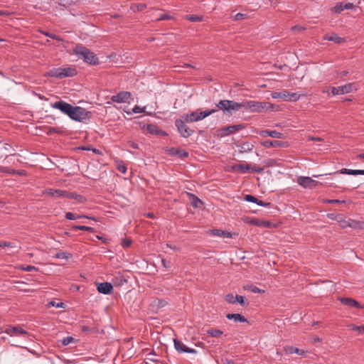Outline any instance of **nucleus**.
<instances>
[{
    "mask_svg": "<svg viewBox=\"0 0 364 364\" xmlns=\"http://www.w3.org/2000/svg\"><path fill=\"white\" fill-rule=\"evenodd\" d=\"M73 53L78 57L79 59H82L84 62L88 64H99V60L97 55L82 44H77L74 48Z\"/></svg>",
    "mask_w": 364,
    "mask_h": 364,
    "instance_id": "obj_1",
    "label": "nucleus"
},
{
    "mask_svg": "<svg viewBox=\"0 0 364 364\" xmlns=\"http://www.w3.org/2000/svg\"><path fill=\"white\" fill-rule=\"evenodd\" d=\"M242 102H237L233 100H220L216 104L217 109H220L225 116H231L233 112H235L240 109L242 108Z\"/></svg>",
    "mask_w": 364,
    "mask_h": 364,
    "instance_id": "obj_2",
    "label": "nucleus"
},
{
    "mask_svg": "<svg viewBox=\"0 0 364 364\" xmlns=\"http://www.w3.org/2000/svg\"><path fill=\"white\" fill-rule=\"evenodd\" d=\"M217 111L218 109H206L205 111H201L200 109H198L193 112L183 114L182 117L188 123H193L200 121L205 117L214 114Z\"/></svg>",
    "mask_w": 364,
    "mask_h": 364,
    "instance_id": "obj_3",
    "label": "nucleus"
},
{
    "mask_svg": "<svg viewBox=\"0 0 364 364\" xmlns=\"http://www.w3.org/2000/svg\"><path fill=\"white\" fill-rule=\"evenodd\" d=\"M68 117L73 120L85 122L91 118L92 112L86 110V109L83 107L73 106Z\"/></svg>",
    "mask_w": 364,
    "mask_h": 364,
    "instance_id": "obj_4",
    "label": "nucleus"
},
{
    "mask_svg": "<svg viewBox=\"0 0 364 364\" xmlns=\"http://www.w3.org/2000/svg\"><path fill=\"white\" fill-rule=\"evenodd\" d=\"M242 108L250 110L252 112H262L263 110L268 109L272 107L269 102H255L252 100L242 102Z\"/></svg>",
    "mask_w": 364,
    "mask_h": 364,
    "instance_id": "obj_5",
    "label": "nucleus"
},
{
    "mask_svg": "<svg viewBox=\"0 0 364 364\" xmlns=\"http://www.w3.org/2000/svg\"><path fill=\"white\" fill-rule=\"evenodd\" d=\"M77 74V70L73 68H58L50 70V75L57 78H63L65 77H73Z\"/></svg>",
    "mask_w": 364,
    "mask_h": 364,
    "instance_id": "obj_6",
    "label": "nucleus"
},
{
    "mask_svg": "<svg viewBox=\"0 0 364 364\" xmlns=\"http://www.w3.org/2000/svg\"><path fill=\"white\" fill-rule=\"evenodd\" d=\"M188 123L185 119L181 116L180 119L175 121V125L177 127L181 136L184 138H188L193 133V130L191 129L187 125Z\"/></svg>",
    "mask_w": 364,
    "mask_h": 364,
    "instance_id": "obj_7",
    "label": "nucleus"
},
{
    "mask_svg": "<svg viewBox=\"0 0 364 364\" xmlns=\"http://www.w3.org/2000/svg\"><path fill=\"white\" fill-rule=\"evenodd\" d=\"M272 97L274 99L280 98L285 101L296 102L300 98V95L296 92H290L288 90H283L282 92H274Z\"/></svg>",
    "mask_w": 364,
    "mask_h": 364,
    "instance_id": "obj_8",
    "label": "nucleus"
},
{
    "mask_svg": "<svg viewBox=\"0 0 364 364\" xmlns=\"http://www.w3.org/2000/svg\"><path fill=\"white\" fill-rule=\"evenodd\" d=\"M331 90L333 95H338L350 93L354 90H357V87L355 83H347L337 87H332Z\"/></svg>",
    "mask_w": 364,
    "mask_h": 364,
    "instance_id": "obj_9",
    "label": "nucleus"
},
{
    "mask_svg": "<svg viewBox=\"0 0 364 364\" xmlns=\"http://www.w3.org/2000/svg\"><path fill=\"white\" fill-rule=\"evenodd\" d=\"M43 194L50 196L54 198H68L73 197L71 192L61 189L48 188L43 191Z\"/></svg>",
    "mask_w": 364,
    "mask_h": 364,
    "instance_id": "obj_10",
    "label": "nucleus"
},
{
    "mask_svg": "<svg viewBox=\"0 0 364 364\" xmlns=\"http://www.w3.org/2000/svg\"><path fill=\"white\" fill-rule=\"evenodd\" d=\"M297 183L303 188L310 189H312L320 184L318 181L313 180L311 178L308 176H299L297 178Z\"/></svg>",
    "mask_w": 364,
    "mask_h": 364,
    "instance_id": "obj_11",
    "label": "nucleus"
},
{
    "mask_svg": "<svg viewBox=\"0 0 364 364\" xmlns=\"http://www.w3.org/2000/svg\"><path fill=\"white\" fill-rule=\"evenodd\" d=\"M51 107L54 109H59L61 112L68 116L71 112L73 105L63 100H59L52 103Z\"/></svg>",
    "mask_w": 364,
    "mask_h": 364,
    "instance_id": "obj_12",
    "label": "nucleus"
},
{
    "mask_svg": "<svg viewBox=\"0 0 364 364\" xmlns=\"http://www.w3.org/2000/svg\"><path fill=\"white\" fill-rule=\"evenodd\" d=\"M173 343L175 349L180 353H188L191 354H196L198 353L196 349L188 348L183 342L176 338L173 339Z\"/></svg>",
    "mask_w": 364,
    "mask_h": 364,
    "instance_id": "obj_13",
    "label": "nucleus"
},
{
    "mask_svg": "<svg viewBox=\"0 0 364 364\" xmlns=\"http://www.w3.org/2000/svg\"><path fill=\"white\" fill-rule=\"evenodd\" d=\"M132 93L129 92L122 91L118 92L117 95H113L111 100L114 102L122 103L129 102V100L132 98Z\"/></svg>",
    "mask_w": 364,
    "mask_h": 364,
    "instance_id": "obj_14",
    "label": "nucleus"
},
{
    "mask_svg": "<svg viewBox=\"0 0 364 364\" xmlns=\"http://www.w3.org/2000/svg\"><path fill=\"white\" fill-rule=\"evenodd\" d=\"M338 301H340V302L349 307V308H356V309H362L363 306L362 305L358 302L357 301H355V299H352V298H349V297H339L338 299Z\"/></svg>",
    "mask_w": 364,
    "mask_h": 364,
    "instance_id": "obj_15",
    "label": "nucleus"
},
{
    "mask_svg": "<svg viewBox=\"0 0 364 364\" xmlns=\"http://www.w3.org/2000/svg\"><path fill=\"white\" fill-rule=\"evenodd\" d=\"M6 333L11 336H23L27 333L21 326H9L6 328Z\"/></svg>",
    "mask_w": 364,
    "mask_h": 364,
    "instance_id": "obj_16",
    "label": "nucleus"
},
{
    "mask_svg": "<svg viewBox=\"0 0 364 364\" xmlns=\"http://www.w3.org/2000/svg\"><path fill=\"white\" fill-rule=\"evenodd\" d=\"M97 291L104 294H109L112 293L113 290V286L109 282H102L97 284Z\"/></svg>",
    "mask_w": 364,
    "mask_h": 364,
    "instance_id": "obj_17",
    "label": "nucleus"
},
{
    "mask_svg": "<svg viewBox=\"0 0 364 364\" xmlns=\"http://www.w3.org/2000/svg\"><path fill=\"white\" fill-rule=\"evenodd\" d=\"M354 8V5L352 3H338L335 6H333L331 10L333 13L340 14L341 11L346 9H353Z\"/></svg>",
    "mask_w": 364,
    "mask_h": 364,
    "instance_id": "obj_18",
    "label": "nucleus"
},
{
    "mask_svg": "<svg viewBox=\"0 0 364 364\" xmlns=\"http://www.w3.org/2000/svg\"><path fill=\"white\" fill-rule=\"evenodd\" d=\"M245 126L242 124H235L224 127L222 130L225 133V135H230L231 134L236 133L242 129H243Z\"/></svg>",
    "mask_w": 364,
    "mask_h": 364,
    "instance_id": "obj_19",
    "label": "nucleus"
},
{
    "mask_svg": "<svg viewBox=\"0 0 364 364\" xmlns=\"http://www.w3.org/2000/svg\"><path fill=\"white\" fill-rule=\"evenodd\" d=\"M168 153L171 156H177L180 159H185L188 156V153L184 149L171 147L168 149Z\"/></svg>",
    "mask_w": 364,
    "mask_h": 364,
    "instance_id": "obj_20",
    "label": "nucleus"
},
{
    "mask_svg": "<svg viewBox=\"0 0 364 364\" xmlns=\"http://www.w3.org/2000/svg\"><path fill=\"white\" fill-rule=\"evenodd\" d=\"M323 38L326 41H333L337 44H340V43L346 42V39L344 38H341L333 33H331V34H329V33L326 34Z\"/></svg>",
    "mask_w": 364,
    "mask_h": 364,
    "instance_id": "obj_21",
    "label": "nucleus"
},
{
    "mask_svg": "<svg viewBox=\"0 0 364 364\" xmlns=\"http://www.w3.org/2000/svg\"><path fill=\"white\" fill-rule=\"evenodd\" d=\"M251 166L247 164H237L232 166V170L238 173H246L250 171Z\"/></svg>",
    "mask_w": 364,
    "mask_h": 364,
    "instance_id": "obj_22",
    "label": "nucleus"
},
{
    "mask_svg": "<svg viewBox=\"0 0 364 364\" xmlns=\"http://www.w3.org/2000/svg\"><path fill=\"white\" fill-rule=\"evenodd\" d=\"M284 352L287 354L296 353V354L300 355L301 356H306V353H307L305 350L299 349V348H295L294 346H286V347H284Z\"/></svg>",
    "mask_w": 364,
    "mask_h": 364,
    "instance_id": "obj_23",
    "label": "nucleus"
},
{
    "mask_svg": "<svg viewBox=\"0 0 364 364\" xmlns=\"http://www.w3.org/2000/svg\"><path fill=\"white\" fill-rule=\"evenodd\" d=\"M260 135L266 137L271 136L272 138L281 139L283 136V134L280 133L276 130L269 131V130H263L260 132Z\"/></svg>",
    "mask_w": 364,
    "mask_h": 364,
    "instance_id": "obj_24",
    "label": "nucleus"
},
{
    "mask_svg": "<svg viewBox=\"0 0 364 364\" xmlns=\"http://www.w3.org/2000/svg\"><path fill=\"white\" fill-rule=\"evenodd\" d=\"M262 145L265 148L282 146L283 142L278 140H266L262 142Z\"/></svg>",
    "mask_w": 364,
    "mask_h": 364,
    "instance_id": "obj_25",
    "label": "nucleus"
},
{
    "mask_svg": "<svg viewBox=\"0 0 364 364\" xmlns=\"http://www.w3.org/2000/svg\"><path fill=\"white\" fill-rule=\"evenodd\" d=\"M335 173H341V174H348V175H364V170H353L348 168H342L339 171L336 172Z\"/></svg>",
    "mask_w": 364,
    "mask_h": 364,
    "instance_id": "obj_26",
    "label": "nucleus"
},
{
    "mask_svg": "<svg viewBox=\"0 0 364 364\" xmlns=\"http://www.w3.org/2000/svg\"><path fill=\"white\" fill-rule=\"evenodd\" d=\"M348 225L350 228H354V229H364V222L363 221H358L355 220H349L348 222Z\"/></svg>",
    "mask_w": 364,
    "mask_h": 364,
    "instance_id": "obj_27",
    "label": "nucleus"
},
{
    "mask_svg": "<svg viewBox=\"0 0 364 364\" xmlns=\"http://www.w3.org/2000/svg\"><path fill=\"white\" fill-rule=\"evenodd\" d=\"M147 131L152 134H162L164 132L159 128L158 126L154 124H148L147 125Z\"/></svg>",
    "mask_w": 364,
    "mask_h": 364,
    "instance_id": "obj_28",
    "label": "nucleus"
},
{
    "mask_svg": "<svg viewBox=\"0 0 364 364\" xmlns=\"http://www.w3.org/2000/svg\"><path fill=\"white\" fill-rule=\"evenodd\" d=\"M190 198H192L191 205L196 208L200 207V205L203 204V201L193 193H188Z\"/></svg>",
    "mask_w": 364,
    "mask_h": 364,
    "instance_id": "obj_29",
    "label": "nucleus"
},
{
    "mask_svg": "<svg viewBox=\"0 0 364 364\" xmlns=\"http://www.w3.org/2000/svg\"><path fill=\"white\" fill-rule=\"evenodd\" d=\"M168 302L165 299H157L153 301L151 305L154 308L156 307L159 309L166 306Z\"/></svg>",
    "mask_w": 364,
    "mask_h": 364,
    "instance_id": "obj_30",
    "label": "nucleus"
},
{
    "mask_svg": "<svg viewBox=\"0 0 364 364\" xmlns=\"http://www.w3.org/2000/svg\"><path fill=\"white\" fill-rule=\"evenodd\" d=\"M211 232H212L213 235H215V236H223L225 237H232L230 232L224 231L222 230L214 229V230H211Z\"/></svg>",
    "mask_w": 364,
    "mask_h": 364,
    "instance_id": "obj_31",
    "label": "nucleus"
},
{
    "mask_svg": "<svg viewBox=\"0 0 364 364\" xmlns=\"http://www.w3.org/2000/svg\"><path fill=\"white\" fill-rule=\"evenodd\" d=\"M72 257V255L69 252L59 251L54 256V258L56 259H68Z\"/></svg>",
    "mask_w": 364,
    "mask_h": 364,
    "instance_id": "obj_32",
    "label": "nucleus"
},
{
    "mask_svg": "<svg viewBox=\"0 0 364 364\" xmlns=\"http://www.w3.org/2000/svg\"><path fill=\"white\" fill-rule=\"evenodd\" d=\"M244 289L247 291H251L252 293H261V292H264V291L261 290L260 289H259L258 287H257L256 286L253 285V284H247L246 286L244 287Z\"/></svg>",
    "mask_w": 364,
    "mask_h": 364,
    "instance_id": "obj_33",
    "label": "nucleus"
},
{
    "mask_svg": "<svg viewBox=\"0 0 364 364\" xmlns=\"http://www.w3.org/2000/svg\"><path fill=\"white\" fill-rule=\"evenodd\" d=\"M73 230H85L93 232L95 231L93 228L85 226V225H74L73 227Z\"/></svg>",
    "mask_w": 364,
    "mask_h": 364,
    "instance_id": "obj_34",
    "label": "nucleus"
},
{
    "mask_svg": "<svg viewBox=\"0 0 364 364\" xmlns=\"http://www.w3.org/2000/svg\"><path fill=\"white\" fill-rule=\"evenodd\" d=\"M185 19L191 22H197L201 21L203 20V17L198 15H186L185 16Z\"/></svg>",
    "mask_w": 364,
    "mask_h": 364,
    "instance_id": "obj_35",
    "label": "nucleus"
},
{
    "mask_svg": "<svg viewBox=\"0 0 364 364\" xmlns=\"http://www.w3.org/2000/svg\"><path fill=\"white\" fill-rule=\"evenodd\" d=\"M47 306L48 307L50 306H55L56 308H65L66 304L63 302H59L55 301H51L48 303Z\"/></svg>",
    "mask_w": 364,
    "mask_h": 364,
    "instance_id": "obj_36",
    "label": "nucleus"
},
{
    "mask_svg": "<svg viewBox=\"0 0 364 364\" xmlns=\"http://www.w3.org/2000/svg\"><path fill=\"white\" fill-rule=\"evenodd\" d=\"M90 218L89 217L85 216V215H76L75 214L70 213V212H68L65 214V218L68 220H76L77 218Z\"/></svg>",
    "mask_w": 364,
    "mask_h": 364,
    "instance_id": "obj_37",
    "label": "nucleus"
},
{
    "mask_svg": "<svg viewBox=\"0 0 364 364\" xmlns=\"http://www.w3.org/2000/svg\"><path fill=\"white\" fill-rule=\"evenodd\" d=\"M207 333L211 337H218L221 336L223 333L220 330L217 329H210L207 331Z\"/></svg>",
    "mask_w": 364,
    "mask_h": 364,
    "instance_id": "obj_38",
    "label": "nucleus"
},
{
    "mask_svg": "<svg viewBox=\"0 0 364 364\" xmlns=\"http://www.w3.org/2000/svg\"><path fill=\"white\" fill-rule=\"evenodd\" d=\"M238 303L242 306H245L248 304V302L242 296L235 295V304Z\"/></svg>",
    "mask_w": 364,
    "mask_h": 364,
    "instance_id": "obj_39",
    "label": "nucleus"
},
{
    "mask_svg": "<svg viewBox=\"0 0 364 364\" xmlns=\"http://www.w3.org/2000/svg\"><path fill=\"white\" fill-rule=\"evenodd\" d=\"M225 299V301L230 304H235V296L232 293L226 294Z\"/></svg>",
    "mask_w": 364,
    "mask_h": 364,
    "instance_id": "obj_40",
    "label": "nucleus"
},
{
    "mask_svg": "<svg viewBox=\"0 0 364 364\" xmlns=\"http://www.w3.org/2000/svg\"><path fill=\"white\" fill-rule=\"evenodd\" d=\"M74 341H75V338L73 337L67 336V337L63 338L62 344L65 346H68L70 343L74 342Z\"/></svg>",
    "mask_w": 364,
    "mask_h": 364,
    "instance_id": "obj_41",
    "label": "nucleus"
},
{
    "mask_svg": "<svg viewBox=\"0 0 364 364\" xmlns=\"http://www.w3.org/2000/svg\"><path fill=\"white\" fill-rule=\"evenodd\" d=\"M0 171L3 173H7L9 174H15L16 171L13 168H9L8 167H1Z\"/></svg>",
    "mask_w": 364,
    "mask_h": 364,
    "instance_id": "obj_42",
    "label": "nucleus"
},
{
    "mask_svg": "<svg viewBox=\"0 0 364 364\" xmlns=\"http://www.w3.org/2000/svg\"><path fill=\"white\" fill-rule=\"evenodd\" d=\"M173 19V16L168 14H162L159 16L157 21H164Z\"/></svg>",
    "mask_w": 364,
    "mask_h": 364,
    "instance_id": "obj_43",
    "label": "nucleus"
},
{
    "mask_svg": "<svg viewBox=\"0 0 364 364\" xmlns=\"http://www.w3.org/2000/svg\"><path fill=\"white\" fill-rule=\"evenodd\" d=\"M245 200L250 203H257V198L252 195H246Z\"/></svg>",
    "mask_w": 364,
    "mask_h": 364,
    "instance_id": "obj_44",
    "label": "nucleus"
},
{
    "mask_svg": "<svg viewBox=\"0 0 364 364\" xmlns=\"http://www.w3.org/2000/svg\"><path fill=\"white\" fill-rule=\"evenodd\" d=\"M252 148L253 145L248 143L243 144L241 146V149L243 150L242 151H250L252 150Z\"/></svg>",
    "mask_w": 364,
    "mask_h": 364,
    "instance_id": "obj_45",
    "label": "nucleus"
},
{
    "mask_svg": "<svg viewBox=\"0 0 364 364\" xmlns=\"http://www.w3.org/2000/svg\"><path fill=\"white\" fill-rule=\"evenodd\" d=\"M132 240H130V239H124L122 241L121 245H122L123 247L128 248V247H129L132 245Z\"/></svg>",
    "mask_w": 364,
    "mask_h": 364,
    "instance_id": "obj_46",
    "label": "nucleus"
},
{
    "mask_svg": "<svg viewBox=\"0 0 364 364\" xmlns=\"http://www.w3.org/2000/svg\"><path fill=\"white\" fill-rule=\"evenodd\" d=\"M227 318H245L243 316L240 314H228Z\"/></svg>",
    "mask_w": 364,
    "mask_h": 364,
    "instance_id": "obj_47",
    "label": "nucleus"
},
{
    "mask_svg": "<svg viewBox=\"0 0 364 364\" xmlns=\"http://www.w3.org/2000/svg\"><path fill=\"white\" fill-rule=\"evenodd\" d=\"M350 327L353 330L358 331L360 333L364 334V326L352 325Z\"/></svg>",
    "mask_w": 364,
    "mask_h": 364,
    "instance_id": "obj_48",
    "label": "nucleus"
},
{
    "mask_svg": "<svg viewBox=\"0 0 364 364\" xmlns=\"http://www.w3.org/2000/svg\"><path fill=\"white\" fill-rule=\"evenodd\" d=\"M145 107H140L138 105L134 106V107L132 109V112L136 114L142 113L144 112Z\"/></svg>",
    "mask_w": 364,
    "mask_h": 364,
    "instance_id": "obj_49",
    "label": "nucleus"
},
{
    "mask_svg": "<svg viewBox=\"0 0 364 364\" xmlns=\"http://www.w3.org/2000/svg\"><path fill=\"white\" fill-rule=\"evenodd\" d=\"M291 30L292 31H305L306 30V28L304 27V26H294L291 28Z\"/></svg>",
    "mask_w": 364,
    "mask_h": 364,
    "instance_id": "obj_50",
    "label": "nucleus"
},
{
    "mask_svg": "<svg viewBox=\"0 0 364 364\" xmlns=\"http://www.w3.org/2000/svg\"><path fill=\"white\" fill-rule=\"evenodd\" d=\"M245 16L246 15L244 14L238 13L234 16V19L235 21H240L244 19L245 18Z\"/></svg>",
    "mask_w": 364,
    "mask_h": 364,
    "instance_id": "obj_51",
    "label": "nucleus"
},
{
    "mask_svg": "<svg viewBox=\"0 0 364 364\" xmlns=\"http://www.w3.org/2000/svg\"><path fill=\"white\" fill-rule=\"evenodd\" d=\"M255 203L259 206H263V207H269L270 205V203H265L262 200H259L258 198H257V203Z\"/></svg>",
    "mask_w": 364,
    "mask_h": 364,
    "instance_id": "obj_52",
    "label": "nucleus"
},
{
    "mask_svg": "<svg viewBox=\"0 0 364 364\" xmlns=\"http://www.w3.org/2000/svg\"><path fill=\"white\" fill-rule=\"evenodd\" d=\"M250 171L253 173H260L263 171V168L260 167H251Z\"/></svg>",
    "mask_w": 364,
    "mask_h": 364,
    "instance_id": "obj_53",
    "label": "nucleus"
},
{
    "mask_svg": "<svg viewBox=\"0 0 364 364\" xmlns=\"http://www.w3.org/2000/svg\"><path fill=\"white\" fill-rule=\"evenodd\" d=\"M22 269L27 271V272H31L33 270H36V267L32 265H27L25 267H23Z\"/></svg>",
    "mask_w": 364,
    "mask_h": 364,
    "instance_id": "obj_54",
    "label": "nucleus"
},
{
    "mask_svg": "<svg viewBox=\"0 0 364 364\" xmlns=\"http://www.w3.org/2000/svg\"><path fill=\"white\" fill-rule=\"evenodd\" d=\"M0 247H13L14 245L11 242H8L5 241H0Z\"/></svg>",
    "mask_w": 364,
    "mask_h": 364,
    "instance_id": "obj_55",
    "label": "nucleus"
},
{
    "mask_svg": "<svg viewBox=\"0 0 364 364\" xmlns=\"http://www.w3.org/2000/svg\"><path fill=\"white\" fill-rule=\"evenodd\" d=\"M71 195H73V197L69 198L70 199H75L77 200H81L82 198V196L81 195H77L75 193H71Z\"/></svg>",
    "mask_w": 364,
    "mask_h": 364,
    "instance_id": "obj_56",
    "label": "nucleus"
},
{
    "mask_svg": "<svg viewBox=\"0 0 364 364\" xmlns=\"http://www.w3.org/2000/svg\"><path fill=\"white\" fill-rule=\"evenodd\" d=\"M117 169L122 173H124L127 171V168L124 165H119Z\"/></svg>",
    "mask_w": 364,
    "mask_h": 364,
    "instance_id": "obj_57",
    "label": "nucleus"
},
{
    "mask_svg": "<svg viewBox=\"0 0 364 364\" xmlns=\"http://www.w3.org/2000/svg\"><path fill=\"white\" fill-rule=\"evenodd\" d=\"M43 33L46 36H48L53 39H55V40H58V37L54 35V34H51L48 32H43Z\"/></svg>",
    "mask_w": 364,
    "mask_h": 364,
    "instance_id": "obj_58",
    "label": "nucleus"
},
{
    "mask_svg": "<svg viewBox=\"0 0 364 364\" xmlns=\"http://www.w3.org/2000/svg\"><path fill=\"white\" fill-rule=\"evenodd\" d=\"M327 202L328 203H345L344 200H338V199H333V200H328Z\"/></svg>",
    "mask_w": 364,
    "mask_h": 364,
    "instance_id": "obj_59",
    "label": "nucleus"
},
{
    "mask_svg": "<svg viewBox=\"0 0 364 364\" xmlns=\"http://www.w3.org/2000/svg\"><path fill=\"white\" fill-rule=\"evenodd\" d=\"M129 144H130V145H129V146H130V147H131V148H132V149H139V145H138V144H136V143H135V142H134V141H130V142H129Z\"/></svg>",
    "mask_w": 364,
    "mask_h": 364,
    "instance_id": "obj_60",
    "label": "nucleus"
},
{
    "mask_svg": "<svg viewBox=\"0 0 364 364\" xmlns=\"http://www.w3.org/2000/svg\"><path fill=\"white\" fill-rule=\"evenodd\" d=\"M340 223H341V226L343 228H346V227H349L348 225V221H346V220H340L339 221Z\"/></svg>",
    "mask_w": 364,
    "mask_h": 364,
    "instance_id": "obj_61",
    "label": "nucleus"
},
{
    "mask_svg": "<svg viewBox=\"0 0 364 364\" xmlns=\"http://www.w3.org/2000/svg\"><path fill=\"white\" fill-rule=\"evenodd\" d=\"M223 364H235V362L230 359H225L223 360Z\"/></svg>",
    "mask_w": 364,
    "mask_h": 364,
    "instance_id": "obj_62",
    "label": "nucleus"
},
{
    "mask_svg": "<svg viewBox=\"0 0 364 364\" xmlns=\"http://www.w3.org/2000/svg\"><path fill=\"white\" fill-rule=\"evenodd\" d=\"M54 132H56V129L54 127H49L48 130L47 131V134H51Z\"/></svg>",
    "mask_w": 364,
    "mask_h": 364,
    "instance_id": "obj_63",
    "label": "nucleus"
},
{
    "mask_svg": "<svg viewBox=\"0 0 364 364\" xmlns=\"http://www.w3.org/2000/svg\"><path fill=\"white\" fill-rule=\"evenodd\" d=\"M162 264H163V266L165 267V268H168L169 267V262H168L166 259H162Z\"/></svg>",
    "mask_w": 364,
    "mask_h": 364,
    "instance_id": "obj_64",
    "label": "nucleus"
}]
</instances>
